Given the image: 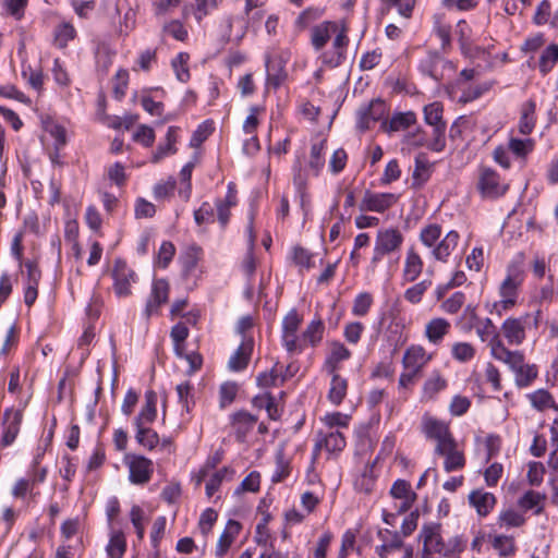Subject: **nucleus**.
<instances>
[{
  "mask_svg": "<svg viewBox=\"0 0 558 558\" xmlns=\"http://www.w3.org/2000/svg\"><path fill=\"white\" fill-rule=\"evenodd\" d=\"M324 329V323L319 317L313 319L303 332V340L315 347L323 339Z\"/></svg>",
  "mask_w": 558,
  "mask_h": 558,
  "instance_id": "nucleus-50",
  "label": "nucleus"
},
{
  "mask_svg": "<svg viewBox=\"0 0 558 558\" xmlns=\"http://www.w3.org/2000/svg\"><path fill=\"white\" fill-rule=\"evenodd\" d=\"M170 337L173 341L175 354L182 357L184 355V342L189 337V328L183 323H178L171 328Z\"/></svg>",
  "mask_w": 558,
  "mask_h": 558,
  "instance_id": "nucleus-46",
  "label": "nucleus"
},
{
  "mask_svg": "<svg viewBox=\"0 0 558 558\" xmlns=\"http://www.w3.org/2000/svg\"><path fill=\"white\" fill-rule=\"evenodd\" d=\"M525 517L523 513L514 510L512 508L505 509L500 511L497 518V524L499 527H520L525 524Z\"/></svg>",
  "mask_w": 558,
  "mask_h": 558,
  "instance_id": "nucleus-38",
  "label": "nucleus"
},
{
  "mask_svg": "<svg viewBox=\"0 0 558 558\" xmlns=\"http://www.w3.org/2000/svg\"><path fill=\"white\" fill-rule=\"evenodd\" d=\"M387 113V106L380 99H374L368 105L362 106L357 111V128L366 131Z\"/></svg>",
  "mask_w": 558,
  "mask_h": 558,
  "instance_id": "nucleus-13",
  "label": "nucleus"
},
{
  "mask_svg": "<svg viewBox=\"0 0 558 558\" xmlns=\"http://www.w3.org/2000/svg\"><path fill=\"white\" fill-rule=\"evenodd\" d=\"M422 430L427 439L436 442L435 451L439 447H444L450 441L454 440L449 425L440 420H437L429 415H424L422 418Z\"/></svg>",
  "mask_w": 558,
  "mask_h": 558,
  "instance_id": "nucleus-7",
  "label": "nucleus"
},
{
  "mask_svg": "<svg viewBox=\"0 0 558 558\" xmlns=\"http://www.w3.org/2000/svg\"><path fill=\"white\" fill-rule=\"evenodd\" d=\"M470 33L471 28L464 20H461L457 23L456 34L459 37L461 51L465 56L471 52Z\"/></svg>",
  "mask_w": 558,
  "mask_h": 558,
  "instance_id": "nucleus-63",
  "label": "nucleus"
},
{
  "mask_svg": "<svg viewBox=\"0 0 558 558\" xmlns=\"http://www.w3.org/2000/svg\"><path fill=\"white\" fill-rule=\"evenodd\" d=\"M442 230L437 223H430L422 228L420 232V241L428 248H433L439 241Z\"/></svg>",
  "mask_w": 558,
  "mask_h": 558,
  "instance_id": "nucleus-48",
  "label": "nucleus"
},
{
  "mask_svg": "<svg viewBox=\"0 0 558 558\" xmlns=\"http://www.w3.org/2000/svg\"><path fill=\"white\" fill-rule=\"evenodd\" d=\"M348 45V37L344 29H341L336 33V37L332 43L333 51L331 53L323 54V63L336 68L338 66L344 56V50Z\"/></svg>",
  "mask_w": 558,
  "mask_h": 558,
  "instance_id": "nucleus-27",
  "label": "nucleus"
},
{
  "mask_svg": "<svg viewBox=\"0 0 558 558\" xmlns=\"http://www.w3.org/2000/svg\"><path fill=\"white\" fill-rule=\"evenodd\" d=\"M450 328L451 325L446 318L435 317L425 325L424 336L429 343L437 345L449 333Z\"/></svg>",
  "mask_w": 558,
  "mask_h": 558,
  "instance_id": "nucleus-24",
  "label": "nucleus"
},
{
  "mask_svg": "<svg viewBox=\"0 0 558 558\" xmlns=\"http://www.w3.org/2000/svg\"><path fill=\"white\" fill-rule=\"evenodd\" d=\"M435 453L445 458L444 469L448 473L461 470L465 465L464 453L459 449L456 439L449 444L447 442L444 447H439Z\"/></svg>",
  "mask_w": 558,
  "mask_h": 558,
  "instance_id": "nucleus-19",
  "label": "nucleus"
},
{
  "mask_svg": "<svg viewBox=\"0 0 558 558\" xmlns=\"http://www.w3.org/2000/svg\"><path fill=\"white\" fill-rule=\"evenodd\" d=\"M189 60L190 56L186 52H180L172 61L171 66L175 73L177 78L185 83L190 80V70H189Z\"/></svg>",
  "mask_w": 558,
  "mask_h": 558,
  "instance_id": "nucleus-53",
  "label": "nucleus"
},
{
  "mask_svg": "<svg viewBox=\"0 0 558 558\" xmlns=\"http://www.w3.org/2000/svg\"><path fill=\"white\" fill-rule=\"evenodd\" d=\"M53 43L59 48L66 47L70 40H73L76 36L74 26L69 22H62L54 28Z\"/></svg>",
  "mask_w": 558,
  "mask_h": 558,
  "instance_id": "nucleus-45",
  "label": "nucleus"
},
{
  "mask_svg": "<svg viewBox=\"0 0 558 558\" xmlns=\"http://www.w3.org/2000/svg\"><path fill=\"white\" fill-rule=\"evenodd\" d=\"M290 60L288 51H274L266 57L267 84L278 88L286 81V64Z\"/></svg>",
  "mask_w": 558,
  "mask_h": 558,
  "instance_id": "nucleus-6",
  "label": "nucleus"
},
{
  "mask_svg": "<svg viewBox=\"0 0 558 558\" xmlns=\"http://www.w3.org/2000/svg\"><path fill=\"white\" fill-rule=\"evenodd\" d=\"M420 71L435 81H440L444 77L445 70H453L450 61L445 60L436 51H428L420 61Z\"/></svg>",
  "mask_w": 558,
  "mask_h": 558,
  "instance_id": "nucleus-11",
  "label": "nucleus"
},
{
  "mask_svg": "<svg viewBox=\"0 0 558 558\" xmlns=\"http://www.w3.org/2000/svg\"><path fill=\"white\" fill-rule=\"evenodd\" d=\"M430 140L426 144V147L433 151H442L446 147V124L432 125Z\"/></svg>",
  "mask_w": 558,
  "mask_h": 558,
  "instance_id": "nucleus-55",
  "label": "nucleus"
},
{
  "mask_svg": "<svg viewBox=\"0 0 558 558\" xmlns=\"http://www.w3.org/2000/svg\"><path fill=\"white\" fill-rule=\"evenodd\" d=\"M241 524L235 520H229L227 522L216 546V555L218 557H222L228 551L231 544L241 532Z\"/></svg>",
  "mask_w": 558,
  "mask_h": 558,
  "instance_id": "nucleus-28",
  "label": "nucleus"
},
{
  "mask_svg": "<svg viewBox=\"0 0 558 558\" xmlns=\"http://www.w3.org/2000/svg\"><path fill=\"white\" fill-rule=\"evenodd\" d=\"M247 236H248V250H247V253L242 262V270L246 275V277L250 279L256 270V259L253 254V247H254V243H255V234L253 231L252 223H250L247 226Z\"/></svg>",
  "mask_w": 558,
  "mask_h": 558,
  "instance_id": "nucleus-44",
  "label": "nucleus"
},
{
  "mask_svg": "<svg viewBox=\"0 0 558 558\" xmlns=\"http://www.w3.org/2000/svg\"><path fill=\"white\" fill-rule=\"evenodd\" d=\"M291 258L300 271L310 270L315 267L314 254L302 246H293L291 250Z\"/></svg>",
  "mask_w": 558,
  "mask_h": 558,
  "instance_id": "nucleus-41",
  "label": "nucleus"
},
{
  "mask_svg": "<svg viewBox=\"0 0 558 558\" xmlns=\"http://www.w3.org/2000/svg\"><path fill=\"white\" fill-rule=\"evenodd\" d=\"M253 352V340L245 339L239 345L236 351L231 355L229 360V367L234 372L244 369L251 359Z\"/></svg>",
  "mask_w": 558,
  "mask_h": 558,
  "instance_id": "nucleus-30",
  "label": "nucleus"
},
{
  "mask_svg": "<svg viewBox=\"0 0 558 558\" xmlns=\"http://www.w3.org/2000/svg\"><path fill=\"white\" fill-rule=\"evenodd\" d=\"M536 105L533 100H527L521 107V116L518 124V131L522 135H530L536 123L535 118Z\"/></svg>",
  "mask_w": 558,
  "mask_h": 558,
  "instance_id": "nucleus-32",
  "label": "nucleus"
},
{
  "mask_svg": "<svg viewBox=\"0 0 558 558\" xmlns=\"http://www.w3.org/2000/svg\"><path fill=\"white\" fill-rule=\"evenodd\" d=\"M231 427L236 440L243 442L247 434L255 427L257 417L246 411H239L230 416Z\"/></svg>",
  "mask_w": 558,
  "mask_h": 558,
  "instance_id": "nucleus-20",
  "label": "nucleus"
},
{
  "mask_svg": "<svg viewBox=\"0 0 558 558\" xmlns=\"http://www.w3.org/2000/svg\"><path fill=\"white\" fill-rule=\"evenodd\" d=\"M169 298V283L165 279H156L153 281L151 292L147 299L144 315L149 318L158 314L162 304L168 302Z\"/></svg>",
  "mask_w": 558,
  "mask_h": 558,
  "instance_id": "nucleus-17",
  "label": "nucleus"
},
{
  "mask_svg": "<svg viewBox=\"0 0 558 558\" xmlns=\"http://www.w3.org/2000/svg\"><path fill=\"white\" fill-rule=\"evenodd\" d=\"M114 292L118 296H128L131 294V286L136 281V274L126 265L125 262L118 259L113 268Z\"/></svg>",
  "mask_w": 558,
  "mask_h": 558,
  "instance_id": "nucleus-16",
  "label": "nucleus"
},
{
  "mask_svg": "<svg viewBox=\"0 0 558 558\" xmlns=\"http://www.w3.org/2000/svg\"><path fill=\"white\" fill-rule=\"evenodd\" d=\"M403 241L404 236L397 228L378 230L375 238L373 256L371 258V267L375 269L385 256L398 252L401 248Z\"/></svg>",
  "mask_w": 558,
  "mask_h": 558,
  "instance_id": "nucleus-3",
  "label": "nucleus"
},
{
  "mask_svg": "<svg viewBox=\"0 0 558 558\" xmlns=\"http://www.w3.org/2000/svg\"><path fill=\"white\" fill-rule=\"evenodd\" d=\"M542 318L538 310L534 314L526 313L520 317H508L501 324L502 336L510 345H520L524 342L526 329L537 328Z\"/></svg>",
  "mask_w": 558,
  "mask_h": 558,
  "instance_id": "nucleus-2",
  "label": "nucleus"
},
{
  "mask_svg": "<svg viewBox=\"0 0 558 558\" xmlns=\"http://www.w3.org/2000/svg\"><path fill=\"white\" fill-rule=\"evenodd\" d=\"M22 421L23 410L10 408L4 411L2 418V447L11 446L15 441Z\"/></svg>",
  "mask_w": 558,
  "mask_h": 558,
  "instance_id": "nucleus-12",
  "label": "nucleus"
},
{
  "mask_svg": "<svg viewBox=\"0 0 558 558\" xmlns=\"http://www.w3.org/2000/svg\"><path fill=\"white\" fill-rule=\"evenodd\" d=\"M546 496L539 492L527 490L518 500V506L522 511H533L534 514H541L545 507Z\"/></svg>",
  "mask_w": 558,
  "mask_h": 558,
  "instance_id": "nucleus-31",
  "label": "nucleus"
},
{
  "mask_svg": "<svg viewBox=\"0 0 558 558\" xmlns=\"http://www.w3.org/2000/svg\"><path fill=\"white\" fill-rule=\"evenodd\" d=\"M416 123V116L412 111L399 112L392 116L389 121V131L397 132L405 130Z\"/></svg>",
  "mask_w": 558,
  "mask_h": 558,
  "instance_id": "nucleus-51",
  "label": "nucleus"
},
{
  "mask_svg": "<svg viewBox=\"0 0 558 558\" xmlns=\"http://www.w3.org/2000/svg\"><path fill=\"white\" fill-rule=\"evenodd\" d=\"M492 546L500 557H512L517 551L514 538L509 535L498 534L493 536Z\"/></svg>",
  "mask_w": 558,
  "mask_h": 558,
  "instance_id": "nucleus-36",
  "label": "nucleus"
},
{
  "mask_svg": "<svg viewBox=\"0 0 558 558\" xmlns=\"http://www.w3.org/2000/svg\"><path fill=\"white\" fill-rule=\"evenodd\" d=\"M432 359L422 345L412 344L404 351L402 365L404 369L420 374Z\"/></svg>",
  "mask_w": 558,
  "mask_h": 558,
  "instance_id": "nucleus-18",
  "label": "nucleus"
},
{
  "mask_svg": "<svg viewBox=\"0 0 558 558\" xmlns=\"http://www.w3.org/2000/svg\"><path fill=\"white\" fill-rule=\"evenodd\" d=\"M523 281L520 272H509L499 288L500 300L492 305L490 314L502 316L517 304L519 288Z\"/></svg>",
  "mask_w": 558,
  "mask_h": 558,
  "instance_id": "nucleus-4",
  "label": "nucleus"
},
{
  "mask_svg": "<svg viewBox=\"0 0 558 558\" xmlns=\"http://www.w3.org/2000/svg\"><path fill=\"white\" fill-rule=\"evenodd\" d=\"M179 128L170 126L166 134V143L159 144L156 151L151 156V161L154 163L159 162L166 156L172 155L177 151L174 144L178 138Z\"/></svg>",
  "mask_w": 558,
  "mask_h": 558,
  "instance_id": "nucleus-33",
  "label": "nucleus"
},
{
  "mask_svg": "<svg viewBox=\"0 0 558 558\" xmlns=\"http://www.w3.org/2000/svg\"><path fill=\"white\" fill-rule=\"evenodd\" d=\"M234 474V471L229 466H223L222 469L216 471L206 483V495L211 497L220 487L223 480H226L229 475L231 478Z\"/></svg>",
  "mask_w": 558,
  "mask_h": 558,
  "instance_id": "nucleus-49",
  "label": "nucleus"
},
{
  "mask_svg": "<svg viewBox=\"0 0 558 558\" xmlns=\"http://www.w3.org/2000/svg\"><path fill=\"white\" fill-rule=\"evenodd\" d=\"M126 549V541L124 533L113 530L110 533V539L107 545V554L110 558H122Z\"/></svg>",
  "mask_w": 558,
  "mask_h": 558,
  "instance_id": "nucleus-39",
  "label": "nucleus"
},
{
  "mask_svg": "<svg viewBox=\"0 0 558 558\" xmlns=\"http://www.w3.org/2000/svg\"><path fill=\"white\" fill-rule=\"evenodd\" d=\"M157 401L158 396L154 390H147L145 392V402L134 420L135 426L149 425L156 420Z\"/></svg>",
  "mask_w": 558,
  "mask_h": 558,
  "instance_id": "nucleus-26",
  "label": "nucleus"
},
{
  "mask_svg": "<svg viewBox=\"0 0 558 558\" xmlns=\"http://www.w3.org/2000/svg\"><path fill=\"white\" fill-rule=\"evenodd\" d=\"M488 347L490 349L492 356L505 363L506 365H508L514 359V355L520 353V351H510L507 349L500 337L495 338L494 341H490Z\"/></svg>",
  "mask_w": 558,
  "mask_h": 558,
  "instance_id": "nucleus-43",
  "label": "nucleus"
},
{
  "mask_svg": "<svg viewBox=\"0 0 558 558\" xmlns=\"http://www.w3.org/2000/svg\"><path fill=\"white\" fill-rule=\"evenodd\" d=\"M535 147V141L531 137L519 138L511 135L508 141V150L519 159H525Z\"/></svg>",
  "mask_w": 558,
  "mask_h": 558,
  "instance_id": "nucleus-34",
  "label": "nucleus"
},
{
  "mask_svg": "<svg viewBox=\"0 0 558 558\" xmlns=\"http://www.w3.org/2000/svg\"><path fill=\"white\" fill-rule=\"evenodd\" d=\"M476 333L483 342L490 343L495 338L500 337L497 331V327L494 325L490 318L481 320L476 326Z\"/></svg>",
  "mask_w": 558,
  "mask_h": 558,
  "instance_id": "nucleus-60",
  "label": "nucleus"
},
{
  "mask_svg": "<svg viewBox=\"0 0 558 558\" xmlns=\"http://www.w3.org/2000/svg\"><path fill=\"white\" fill-rule=\"evenodd\" d=\"M442 105L438 101L424 107V120L428 125L446 124L442 120Z\"/></svg>",
  "mask_w": 558,
  "mask_h": 558,
  "instance_id": "nucleus-61",
  "label": "nucleus"
},
{
  "mask_svg": "<svg viewBox=\"0 0 558 558\" xmlns=\"http://www.w3.org/2000/svg\"><path fill=\"white\" fill-rule=\"evenodd\" d=\"M325 142L313 144L311 147L310 168L315 175H318L325 166L324 157Z\"/></svg>",
  "mask_w": 558,
  "mask_h": 558,
  "instance_id": "nucleus-56",
  "label": "nucleus"
},
{
  "mask_svg": "<svg viewBox=\"0 0 558 558\" xmlns=\"http://www.w3.org/2000/svg\"><path fill=\"white\" fill-rule=\"evenodd\" d=\"M558 61V45L548 46L542 53L538 62L539 71L543 74L551 71L556 62Z\"/></svg>",
  "mask_w": 558,
  "mask_h": 558,
  "instance_id": "nucleus-57",
  "label": "nucleus"
},
{
  "mask_svg": "<svg viewBox=\"0 0 558 558\" xmlns=\"http://www.w3.org/2000/svg\"><path fill=\"white\" fill-rule=\"evenodd\" d=\"M424 269V260L414 246H410L404 255L402 265V283H413L422 275Z\"/></svg>",
  "mask_w": 558,
  "mask_h": 558,
  "instance_id": "nucleus-15",
  "label": "nucleus"
},
{
  "mask_svg": "<svg viewBox=\"0 0 558 558\" xmlns=\"http://www.w3.org/2000/svg\"><path fill=\"white\" fill-rule=\"evenodd\" d=\"M527 399L530 400L532 407L538 411H544L554 407L555 404L553 396L545 389H538L532 393H529Z\"/></svg>",
  "mask_w": 558,
  "mask_h": 558,
  "instance_id": "nucleus-52",
  "label": "nucleus"
},
{
  "mask_svg": "<svg viewBox=\"0 0 558 558\" xmlns=\"http://www.w3.org/2000/svg\"><path fill=\"white\" fill-rule=\"evenodd\" d=\"M378 538L381 541L375 550L379 558H387L393 550L400 549L403 545L402 537L397 531L388 529L379 530Z\"/></svg>",
  "mask_w": 558,
  "mask_h": 558,
  "instance_id": "nucleus-22",
  "label": "nucleus"
},
{
  "mask_svg": "<svg viewBox=\"0 0 558 558\" xmlns=\"http://www.w3.org/2000/svg\"><path fill=\"white\" fill-rule=\"evenodd\" d=\"M430 175V163L426 155L420 154L415 157V168L413 171V181L417 185L425 183Z\"/></svg>",
  "mask_w": 558,
  "mask_h": 558,
  "instance_id": "nucleus-47",
  "label": "nucleus"
},
{
  "mask_svg": "<svg viewBox=\"0 0 558 558\" xmlns=\"http://www.w3.org/2000/svg\"><path fill=\"white\" fill-rule=\"evenodd\" d=\"M123 463L129 469V481L134 485L147 484L154 474V462L136 453H126Z\"/></svg>",
  "mask_w": 558,
  "mask_h": 558,
  "instance_id": "nucleus-5",
  "label": "nucleus"
},
{
  "mask_svg": "<svg viewBox=\"0 0 558 558\" xmlns=\"http://www.w3.org/2000/svg\"><path fill=\"white\" fill-rule=\"evenodd\" d=\"M329 374L332 376V378L328 392V399L332 404L339 405L347 395L348 383L347 379L342 378L338 373Z\"/></svg>",
  "mask_w": 558,
  "mask_h": 558,
  "instance_id": "nucleus-35",
  "label": "nucleus"
},
{
  "mask_svg": "<svg viewBox=\"0 0 558 558\" xmlns=\"http://www.w3.org/2000/svg\"><path fill=\"white\" fill-rule=\"evenodd\" d=\"M345 437L340 430L319 432L317 434L313 454L316 458L322 449H325L328 453H339L345 448Z\"/></svg>",
  "mask_w": 558,
  "mask_h": 558,
  "instance_id": "nucleus-14",
  "label": "nucleus"
},
{
  "mask_svg": "<svg viewBox=\"0 0 558 558\" xmlns=\"http://www.w3.org/2000/svg\"><path fill=\"white\" fill-rule=\"evenodd\" d=\"M238 393V385L235 383H223L219 389V405L221 409L230 405Z\"/></svg>",
  "mask_w": 558,
  "mask_h": 558,
  "instance_id": "nucleus-64",
  "label": "nucleus"
},
{
  "mask_svg": "<svg viewBox=\"0 0 558 558\" xmlns=\"http://www.w3.org/2000/svg\"><path fill=\"white\" fill-rule=\"evenodd\" d=\"M338 32V25L333 22H324L311 31V43L316 50H320L330 39L331 35Z\"/></svg>",
  "mask_w": 558,
  "mask_h": 558,
  "instance_id": "nucleus-29",
  "label": "nucleus"
},
{
  "mask_svg": "<svg viewBox=\"0 0 558 558\" xmlns=\"http://www.w3.org/2000/svg\"><path fill=\"white\" fill-rule=\"evenodd\" d=\"M178 401L182 407V411L190 413L191 408L194 405L193 401V386L189 381L181 383L175 388Z\"/></svg>",
  "mask_w": 558,
  "mask_h": 558,
  "instance_id": "nucleus-58",
  "label": "nucleus"
},
{
  "mask_svg": "<svg viewBox=\"0 0 558 558\" xmlns=\"http://www.w3.org/2000/svg\"><path fill=\"white\" fill-rule=\"evenodd\" d=\"M514 375V383L518 388H526L533 384L538 376V368L535 364L525 363L524 354L520 351L508 364Z\"/></svg>",
  "mask_w": 558,
  "mask_h": 558,
  "instance_id": "nucleus-9",
  "label": "nucleus"
},
{
  "mask_svg": "<svg viewBox=\"0 0 558 558\" xmlns=\"http://www.w3.org/2000/svg\"><path fill=\"white\" fill-rule=\"evenodd\" d=\"M390 495L396 500H410L417 498V495L412 489L411 484L405 480H397L390 488Z\"/></svg>",
  "mask_w": 558,
  "mask_h": 558,
  "instance_id": "nucleus-54",
  "label": "nucleus"
},
{
  "mask_svg": "<svg viewBox=\"0 0 558 558\" xmlns=\"http://www.w3.org/2000/svg\"><path fill=\"white\" fill-rule=\"evenodd\" d=\"M432 284L433 281L429 278L423 279L412 284L404 291V300L413 305L421 303L425 292L432 287Z\"/></svg>",
  "mask_w": 558,
  "mask_h": 558,
  "instance_id": "nucleus-37",
  "label": "nucleus"
},
{
  "mask_svg": "<svg viewBox=\"0 0 558 558\" xmlns=\"http://www.w3.org/2000/svg\"><path fill=\"white\" fill-rule=\"evenodd\" d=\"M373 304V296L368 292L359 293L352 305V314L356 317L365 316Z\"/></svg>",
  "mask_w": 558,
  "mask_h": 558,
  "instance_id": "nucleus-62",
  "label": "nucleus"
},
{
  "mask_svg": "<svg viewBox=\"0 0 558 558\" xmlns=\"http://www.w3.org/2000/svg\"><path fill=\"white\" fill-rule=\"evenodd\" d=\"M351 351L340 341L329 343L325 368L328 373H338L340 364L351 357Z\"/></svg>",
  "mask_w": 558,
  "mask_h": 558,
  "instance_id": "nucleus-21",
  "label": "nucleus"
},
{
  "mask_svg": "<svg viewBox=\"0 0 558 558\" xmlns=\"http://www.w3.org/2000/svg\"><path fill=\"white\" fill-rule=\"evenodd\" d=\"M469 502L480 517H486L494 509L496 497L489 492L476 489L470 493Z\"/></svg>",
  "mask_w": 558,
  "mask_h": 558,
  "instance_id": "nucleus-25",
  "label": "nucleus"
},
{
  "mask_svg": "<svg viewBox=\"0 0 558 558\" xmlns=\"http://www.w3.org/2000/svg\"><path fill=\"white\" fill-rule=\"evenodd\" d=\"M399 199V195L393 193H377L366 191L359 204L361 211H374L381 214L391 208Z\"/></svg>",
  "mask_w": 558,
  "mask_h": 558,
  "instance_id": "nucleus-10",
  "label": "nucleus"
},
{
  "mask_svg": "<svg viewBox=\"0 0 558 558\" xmlns=\"http://www.w3.org/2000/svg\"><path fill=\"white\" fill-rule=\"evenodd\" d=\"M420 538L426 550H432L442 558H459L466 547V539L460 535L445 541L441 536V525L438 523L424 524Z\"/></svg>",
  "mask_w": 558,
  "mask_h": 558,
  "instance_id": "nucleus-1",
  "label": "nucleus"
},
{
  "mask_svg": "<svg viewBox=\"0 0 558 558\" xmlns=\"http://www.w3.org/2000/svg\"><path fill=\"white\" fill-rule=\"evenodd\" d=\"M447 387V380L439 371H434L423 386L424 397L434 398L439 391Z\"/></svg>",
  "mask_w": 558,
  "mask_h": 558,
  "instance_id": "nucleus-42",
  "label": "nucleus"
},
{
  "mask_svg": "<svg viewBox=\"0 0 558 558\" xmlns=\"http://www.w3.org/2000/svg\"><path fill=\"white\" fill-rule=\"evenodd\" d=\"M136 441L148 450H154L159 446V435L147 425L136 426Z\"/></svg>",
  "mask_w": 558,
  "mask_h": 558,
  "instance_id": "nucleus-40",
  "label": "nucleus"
},
{
  "mask_svg": "<svg viewBox=\"0 0 558 558\" xmlns=\"http://www.w3.org/2000/svg\"><path fill=\"white\" fill-rule=\"evenodd\" d=\"M451 355L456 361L465 363L475 356V348L469 342H456L451 347Z\"/></svg>",
  "mask_w": 558,
  "mask_h": 558,
  "instance_id": "nucleus-59",
  "label": "nucleus"
},
{
  "mask_svg": "<svg viewBox=\"0 0 558 558\" xmlns=\"http://www.w3.org/2000/svg\"><path fill=\"white\" fill-rule=\"evenodd\" d=\"M477 186L482 196L486 198L500 197L508 190V184L500 180L499 174L486 167L480 170Z\"/></svg>",
  "mask_w": 558,
  "mask_h": 558,
  "instance_id": "nucleus-8",
  "label": "nucleus"
},
{
  "mask_svg": "<svg viewBox=\"0 0 558 558\" xmlns=\"http://www.w3.org/2000/svg\"><path fill=\"white\" fill-rule=\"evenodd\" d=\"M460 235L457 231H449L438 243L432 248V256L442 263H447L449 256L453 253L459 244Z\"/></svg>",
  "mask_w": 558,
  "mask_h": 558,
  "instance_id": "nucleus-23",
  "label": "nucleus"
}]
</instances>
